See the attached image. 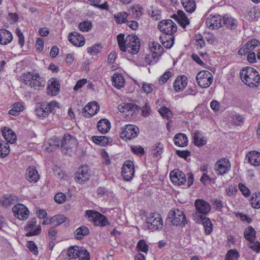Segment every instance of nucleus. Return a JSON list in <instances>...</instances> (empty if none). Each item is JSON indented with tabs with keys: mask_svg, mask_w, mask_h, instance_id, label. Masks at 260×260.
Wrapping results in <instances>:
<instances>
[{
	"mask_svg": "<svg viewBox=\"0 0 260 260\" xmlns=\"http://www.w3.org/2000/svg\"><path fill=\"white\" fill-rule=\"evenodd\" d=\"M171 75L172 73L170 71H166L162 76H160L159 79V83L164 84L166 83L167 80L171 77Z\"/></svg>",
	"mask_w": 260,
	"mask_h": 260,
	"instance_id": "60",
	"label": "nucleus"
},
{
	"mask_svg": "<svg viewBox=\"0 0 260 260\" xmlns=\"http://www.w3.org/2000/svg\"><path fill=\"white\" fill-rule=\"evenodd\" d=\"M179 14H180V18H179L178 23L183 28H185L189 24L190 21L183 11L179 10Z\"/></svg>",
	"mask_w": 260,
	"mask_h": 260,
	"instance_id": "43",
	"label": "nucleus"
},
{
	"mask_svg": "<svg viewBox=\"0 0 260 260\" xmlns=\"http://www.w3.org/2000/svg\"><path fill=\"white\" fill-rule=\"evenodd\" d=\"M147 228L152 231L160 230L163 228V221L160 214L151 213L147 218Z\"/></svg>",
	"mask_w": 260,
	"mask_h": 260,
	"instance_id": "3",
	"label": "nucleus"
},
{
	"mask_svg": "<svg viewBox=\"0 0 260 260\" xmlns=\"http://www.w3.org/2000/svg\"><path fill=\"white\" fill-rule=\"evenodd\" d=\"M67 217L62 214H58L52 217V224L58 226L64 222Z\"/></svg>",
	"mask_w": 260,
	"mask_h": 260,
	"instance_id": "40",
	"label": "nucleus"
},
{
	"mask_svg": "<svg viewBox=\"0 0 260 260\" xmlns=\"http://www.w3.org/2000/svg\"><path fill=\"white\" fill-rule=\"evenodd\" d=\"M170 214L172 217H174L172 220V223L174 225H179L181 227L185 226L187 221L183 211L177 209L176 210L171 211Z\"/></svg>",
	"mask_w": 260,
	"mask_h": 260,
	"instance_id": "9",
	"label": "nucleus"
},
{
	"mask_svg": "<svg viewBox=\"0 0 260 260\" xmlns=\"http://www.w3.org/2000/svg\"><path fill=\"white\" fill-rule=\"evenodd\" d=\"M89 233V230L86 226H81L78 228L74 233V236L76 239L80 240Z\"/></svg>",
	"mask_w": 260,
	"mask_h": 260,
	"instance_id": "34",
	"label": "nucleus"
},
{
	"mask_svg": "<svg viewBox=\"0 0 260 260\" xmlns=\"http://www.w3.org/2000/svg\"><path fill=\"white\" fill-rule=\"evenodd\" d=\"M174 143L179 147H185L187 145L188 139L186 135L183 133H178L175 135L174 138Z\"/></svg>",
	"mask_w": 260,
	"mask_h": 260,
	"instance_id": "28",
	"label": "nucleus"
},
{
	"mask_svg": "<svg viewBox=\"0 0 260 260\" xmlns=\"http://www.w3.org/2000/svg\"><path fill=\"white\" fill-rule=\"evenodd\" d=\"M158 28L164 34L172 36L177 30L176 24L171 19L162 20L158 23Z\"/></svg>",
	"mask_w": 260,
	"mask_h": 260,
	"instance_id": "8",
	"label": "nucleus"
},
{
	"mask_svg": "<svg viewBox=\"0 0 260 260\" xmlns=\"http://www.w3.org/2000/svg\"><path fill=\"white\" fill-rule=\"evenodd\" d=\"M131 148L132 151L135 154L143 155L145 153L144 148L140 146H132Z\"/></svg>",
	"mask_w": 260,
	"mask_h": 260,
	"instance_id": "62",
	"label": "nucleus"
},
{
	"mask_svg": "<svg viewBox=\"0 0 260 260\" xmlns=\"http://www.w3.org/2000/svg\"><path fill=\"white\" fill-rule=\"evenodd\" d=\"M47 109H48L50 112V113H52L54 114L56 110L59 108V104L56 101H52L47 105Z\"/></svg>",
	"mask_w": 260,
	"mask_h": 260,
	"instance_id": "53",
	"label": "nucleus"
},
{
	"mask_svg": "<svg viewBox=\"0 0 260 260\" xmlns=\"http://www.w3.org/2000/svg\"><path fill=\"white\" fill-rule=\"evenodd\" d=\"M85 250V249L81 247L74 246L70 247L68 250V256L66 260H77L79 257V255Z\"/></svg>",
	"mask_w": 260,
	"mask_h": 260,
	"instance_id": "22",
	"label": "nucleus"
},
{
	"mask_svg": "<svg viewBox=\"0 0 260 260\" xmlns=\"http://www.w3.org/2000/svg\"><path fill=\"white\" fill-rule=\"evenodd\" d=\"M100 46L95 44L88 48V52L92 55H95L100 52Z\"/></svg>",
	"mask_w": 260,
	"mask_h": 260,
	"instance_id": "58",
	"label": "nucleus"
},
{
	"mask_svg": "<svg viewBox=\"0 0 260 260\" xmlns=\"http://www.w3.org/2000/svg\"><path fill=\"white\" fill-rule=\"evenodd\" d=\"M195 207L197 211L202 214H207L211 210L209 204L203 200H197Z\"/></svg>",
	"mask_w": 260,
	"mask_h": 260,
	"instance_id": "23",
	"label": "nucleus"
},
{
	"mask_svg": "<svg viewBox=\"0 0 260 260\" xmlns=\"http://www.w3.org/2000/svg\"><path fill=\"white\" fill-rule=\"evenodd\" d=\"M200 217L205 228L206 234H210L212 230V224L211 221L209 218L203 217L202 215H200Z\"/></svg>",
	"mask_w": 260,
	"mask_h": 260,
	"instance_id": "41",
	"label": "nucleus"
},
{
	"mask_svg": "<svg viewBox=\"0 0 260 260\" xmlns=\"http://www.w3.org/2000/svg\"><path fill=\"white\" fill-rule=\"evenodd\" d=\"M240 77L243 82L250 87H257L260 83V75L252 67L243 68L240 72Z\"/></svg>",
	"mask_w": 260,
	"mask_h": 260,
	"instance_id": "1",
	"label": "nucleus"
},
{
	"mask_svg": "<svg viewBox=\"0 0 260 260\" xmlns=\"http://www.w3.org/2000/svg\"><path fill=\"white\" fill-rule=\"evenodd\" d=\"M181 3L187 12L191 13L196 9V5L194 0H181Z\"/></svg>",
	"mask_w": 260,
	"mask_h": 260,
	"instance_id": "32",
	"label": "nucleus"
},
{
	"mask_svg": "<svg viewBox=\"0 0 260 260\" xmlns=\"http://www.w3.org/2000/svg\"><path fill=\"white\" fill-rule=\"evenodd\" d=\"M246 157L252 165L257 166L260 165V153L253 151L247 153Z\"/></svg>",
	"mask_w": 260,
	"mask_h": 260,
	"instance_id": "27",
	"label": "nucleus"
},
{
	"mask_svg": "<svg viewBox=\"0 0 260 260\" xmlns=\"http://www.w3.org/2000/svg\"><path fill=\"white\" fill-rule=\"evenodd\" d=\"M127 17V14L125 12H121L118 13L116 15H115V18L116 22L118 24H121L125 23L126 18Z\"/></svg>",
	"mask_w": 260,
	"mask_h": 260,
	"instance_id": "54",
	"label": "nucleus"
},
{
	"mask_svg": "<svg viewBox=\"0 0 260 260\" xmlns=\"http://www.w3.org/2000/svg\"><path fill=\"white\" fill-rule=\"evenodd\" d=\"M170 177L172 182L178 185L183 184L186 181L185 174L179 170L172 171L170 173Z\"/></svg>",
	"mask_w": 260,
	"mask_h": 260,
	"instance_id": "16",
	"label": "nucleus"
},
{
	"mask_svg": "<svg viewBox=\"0 0 260 260\" xmlns=\"http://www.w3.org/2000/svg\"><path fill=\"white\" fill-rule=\"evenodd\" d=\"M13 40L12 33L6 29H0V44L6 45L9 44Z\"/></svg>",
	"mask_w": 260,
	"mask_h": 260,
	"instance_id": "25",
	"label": "nucleus"
},
{
	"mask_svg": "<svg viewBox=\"0 0 260 260\" xmlns=\"http://www.w3.org/2000/svg\"><path fill=\"white\" fill-rule=\"evenodd\" d=\"M62 143H63L62 138L54 136L48 140L49 146L54 149L60 148L61 149Z\"/></svg>",
	"mask_w": 260,
	"mask_h": 260,
	"instance_id": "38",
	"label": "nucleus"
},
{
	"mask_svg": "<svg viewBox=\"0 0 260 260\" xmlns=\"http://www.w3.org/2000/svg\"><path fill=\"white\" fill-rule=\"evenodd\" d=\"M100 110V106L96 102H91L86 105L82 109V115L84 117L89 118L95 115Z\"/></svg>",
	"mask_w": 260,
	"mask_h": 260,
	"instance_id": "13",
	"label": "nucleus"
},
{
	"mask_svg": "<svg viewBox=\"0 0 260 260\" xmlns=\"http://www.w3.org/2000/svg\"><path fill=\"white\" fill-rule=\"evenodd\" d=\"M116 128H120V130H139V128L134 124H123L122 123L118 122L116 123Z\"/></svg>",
	"mask_w": 260,
	"mask_h": 260,
	"instance_id": "47",
	"label": "nucleus"
},
{
	"mask_svg": "<svg viewBox=\"0 0 260 260\" xmlns=\"http://www.w3.org/2000/svg\"><path fill=\"white\" fill-rule=\"evenodd\" d=\"M27 247L34 254L37 255L38 254V247L34 241H28Z\"/></svg>",
	"mask_w": 260,
	"mask_h": 260,
	"instance_id": "59",
	"label": "nucleus"
},
{
	"mask_svg": "<svg viewBox=\"0 0 260 260\" xmlns=\"http://www.w3.org/2000/svg\"><path fill=\"white\" fill-rule=\"evenodd\" d=\"M135 170L133 162L131 160L125 161L122 168V176L126 181L131 180L134 175Z\"/></svg>",
	"mask_w": 260,
	"mask_h": 260,
	"instance_id": "12",
	"label": "nucleus"
},
{
	"mask_svg": "<svg viewBox=\"0 0 260 260\" xmlns=\"http://www.w3.org/2000/svg\"><path fill=\"white\" fill-rule=\"evenodd\" d=\"M39 175L34 166H29L26 171V177L30 182H37L39 179Z\"/></svg>",
	"mask_w": 260,
	"mask_h": 260,
	"instance_id": "24",
	"label": "nucleus"
},
{
	"mask_svg": "<svg viewBox=\"0 0 260 260\" xmlns=\"http://www.w3.org/2000/svg\"><path fill=\"white\" fill-rule=\"evenodd\" d=\"M137 248L139 251L147 253L148 250V246L144 240H140L137 244Z\"/></svg>",
	"mask_w": 260,
	"mask_h": 260,
	"instance_id": "52",
	"label": "nucleus"
},
{
	"mask_svg": "<svg viewBox=\"0 0 260 260\" xmlns=\"http://www.w3.org/2000/svg\"><path fill=\"white\" fill-rule=\"evenodd\" d=\"M14 216L20 220H26L28 217L29 211L26 207L22 204H17L12 208Z\"/></svg>",
	"mask_w": 260,
	"mask_h": 260,
	"instance_id": "10",
	"label": "nucleus"
},
{
	"mask_svg": "<svg viewBox=\"0 0 260 260\" xmlns=\"http://www.w3.org/2000/svg\"><path fill=\"white\" fill-rule=\"evenodd\" d=\"M256 232L251 226H248L244 231V235L245 239L252 243L255 238Z\"/></svg>",
	"mask_w": 260,
	"mask_h": 260,
	"instance_id": "35",
	"label": "nucleus"
},
{
	"mask_svg": "<svg viewBox=\"0 0 260 260\" xmlns=\"http://www.w3.org/2000/svg\"><path fill=\"white\" fill-rule=\"evenodd\" d=\"M207 139L199 131H196L193 135V143L196 146L201 147L206 144Z\"/></svg>",
	"mask_w": 260,
	"mask_h": 260,
	"instance_id": "29",
	"label": "nucleus"
},
{
	"mask_svg": "<svg viewBox=\"0 0 260 260\" xmlns=\"http://www.w3.org/2000/svg\"><path fill=\"white\" fill-rule=\"evenodd\" d=\"M91 27L92 24L91 22L88 21H84L83 22H80L78 25L80 30L83 31H88L91 29Z\"/></svg>",
	"mask_w": 260,
	"mask_h": 260,
	"instance_id": "50",
	"label": "nucleus"
},
{
	"mask_svg": "<svg viewBox=\"0 0 260 260\" xmlns=\"http://www.w3.org/2000/svg\"><path fill=\"white\" fill-rule=\"evenodd\" d=\"M113 85L117 88H120L124 85V79L121 74L114 73L112 77Z\"/></svg>",
	"mask_w": 260,
	"mask_h": 260,
	"instance_id": "30",
	"label": "nucleus"
},
{
	"mask_svg": "<svg viewBox=\"0 0 260 260\" xmlns=\"http://www.w3.org/2000/svg\"><path fill=\"white\" fill-rule=\"evenodd\" d=\"M90 174L89 169L87 166H81L78 169L75 174V180L79 183H82L89 179Z\"/></svg>",
	"mask_w": 260,
	"mask_h": 260,
	"instance_id": "15",
	"label": "nucleus"
},
{
	"mask_svg": "<svg viewBox=\"0 0 260 260\" xmlns=\"http://www.w3.org/2000/svg\"><path fill=\"white\" fill-rule=\"evenodd\" d=\"M239 257V254L237 249H231L226 254L225 260H237Z\"/></svg>",
	"mask_w": 260,
	"mask_h": 260,
	"instance_id": "46",
	"label": "nucleus"
},
{
	"mask_svg": "<svg viewBox=\"0 0 260 260\" xmlns=\"http://www.w3.org/2000/svg\"><path fill=\"white\" fill-rule=\"evenodd\" d=\"M245 118L241 115L236 114L233 117V124L235 125H241L244 122Z\"/></svg>",
	"mask_w": 260,
	"mask_h": 260,
	"instance_id": "57",
	"label": "nucleus"
},
{
	"mask_svg": "<svg viewBox=\"0 0 260 260\" xmlns=\"http://www.w3.org/2000/svg\"><path fill=\"white\" fill-rule=\"evenodd\" d=\"M68 40L76 46L81 47L85 44L84 37L76 31L70 33L68 36Z\"/></svg>",
	"mask_w": 260,
	"mask_h": 260,
	"instance_id": "19",
	"label": "nucleus"
},
{
	"mask_svg": "<svg viewBox=\"0 0 260 260\" xmlns=\"http://www.w3.org/2000/svg\"><path fill=\"white\" fill-rule=\"evenodd\" d=\"M149 46L152 53L145 57V61L148 64L151 65L157 62L164 49L160 44L155 42L150 43Z\"/></svg>",
	"mask_w": 260,
	"mask_h": 260,
	"instance_id": "2",
	"label": "nucleus"
},
{
	"mask_svg": "<svg viewBox=\"0 0 260 260\" xmlns=\"http://www.w3.org/2000/svg\"><path fill=\"white\" fill-rule=\"evenodd\" d=\"M61 150L65 154H69L77 145V141L75 137L71 135H64L62 137Z\"/></svg>",
	"mask_w": 260,
	"mask_h": 260,
	"instance_id": "6",
	"label": "nucleus"
},
{
	"mask_svg": "<svg viewBox=\"0 0 260 260\" xmlns=\"http://www.w3.org/2000/svg\"><path fill=\"white\" fill-rule=\"evenodd\" d=\"M86 216L88 220L92 222L95 225L105 226L108 223L106 217L98 212L93 210H87Z\"/></svg>",
	"mask_w": 260,
	"mask_h": 260,
	"instance_id": "7",
	"label": "nucleus"
},
{
	"mask_svg": "<svg viewBox=\"0 0 260 260\" xmlns=\"http://www.w3.org/2000/svg\"><path fill=\"white\" fill-rule=\"evenodd\" d=\"M111 123L107 119H102L97 123L98 130H110Z\"/></svg>",
	"mask_w": 260,
	"mask_h": 260,
	"instance_id": "39",
	"label": "nucleus"
},
{
	"mask_svg": "<svg viewBox=\"0 0 260 260\" xmlns=\"http://www.w3.org/2000/svg\"><path fill=\"white\" fill-rule=\"evenodd\" d=\"M188 79L186 76L181 75L178 77L173 83V87L176 92L183 90L186 87Z\"/></svg>",
	"mask_w": 260,
	"mask_h": 260,
	"instance_id": "21",
	"label": "nucleus"
},
{
	"mask_svg": "<svg viewBox=\"0 0 260 260\" xmlns=\"http://www.w3.org/2000/svg\"><path fill=\"white\" fill-rule=\"evenodd\" d=\"M117 42L119 47L121 51L122 52H126V38L123 34H120L117 37Z\"/></svg>",
	"mask_w": 260,
	"mask_h": 260,
	"instance_id": "44",
	"label": "nucleus"
},
{
	"mask_svg": "<svg viewBox=\"0 0 260 260\" xmlns=\"http://www.w3.org/2000/svg\"><path fill=\"white\" fill-rule=\"evenodd\" d=\"M33 72H28L23 73L21 76V81L26 85L30 86L35 77Z\"/></svg>",
	"mask_w": 260,
	"mask_h": 260,
	"instance_id": "37",
	"label": "nucleus"
},
{
	"mask_svg": "<svg viewBox=\"0 0 260 260\" xmlns=\"http://www.w3.org/2000/svg\"><path fill=\"white\" fill-rule=\"evenodd\" d=\"M47 107V106L45 103H42L40 106H38L35 111L37 115L41 118L48 116L50 112Z\"/></svg>",
	"mask_w": 260,
	"mask_h": 260,
	"instance_id": "31",
	"label": "nucleus"
},
{
	"mask_svg": "<svg viewBox=\"0 0 260 260\" xmlns=\"http://www.w3.org/2000/svg\"><path fill=\"white\" fill-rule=\"evenodd\" d=\"M139 132L140 131H132L131 133V135L127 136V132H128V131H122L120 133V137L125 141L127 140H130L132 139L136 138L139 133Z\"/></svg>",
	"mask_w": 260,
	"mask_h": 260,
	"instance_id": "48",
	"label": "nucleus"
},
{
	"mask_svg": "<svg viewBox=\"0 0 260 260\" xmlns=\"http://www.w3.org/2000/svg\"><path fill=\"white\" fill-rule=\"evenodd\" d=\"M45 84L46 82L44 78L41 77L39 74L35 73L33 82H31L29 86L35 89L39 90L41 88L44 87Z\"/></svg>",
	"mask_w": 260,
	"mask_h": 260,
	"instance_id": "26",
	"label": "nucleus"
},
{
	"mask_svg": "<svg viewBox=\"0 0 260 260\" xmlns=\"http://www.w3.org/2000/svg\"><path fill=\"white\" fill-rule=\"evenodd\" d=\"M259 44V41L255 39H252L246 43V46L249 47V50H252Z\"/></svg>",
	"mask_w": 260,
	"mask_h": 260,
	"instance_id": "63",
	"label": "nucleus"
},
{
	"mask_svg": "<svg viewBox=\"0 0 260 260\" xmlns=\"http://www.w3.org/2000/svg\"><path fill=\"white\" fill-rule=\"evenodd\" d=\"M206 24L211 29H218L222 26L221 16L209 15L207 18Z\"/></svg>",
	"mask_w": 260,
	"mask_h": 260,
	"instance_id": "17",
	"label": "nucleus"
},
{
	"mask_svg": "<svg viewBox=\"0 0 260 260\" xmlns=\"http://www.w3.org/2000/svg\"><path fill=\"white\" fill-rule=\"evenodd\" d=\"M169 39L165 41V43L163 42V46L167 48H171L174 43V37L172 36H169Z\"/></svg>",
	"mask_w": 260,
	"mask_h": 260,
	"instance_id": "61",
	"label": "nucleus"
},
{
	"mask_svg": "<svg viewBox=\"0 0 260 260\" xmlns=\"http://www.w3.org/2000/svg\"><path fill=\"white\" fill-rule=\"evenodd\" d=\"M230 169V162L226 158L220 159L216 162L215 165V170L218 175H222L226 173Z\"/></svg>",
	"mask_w": 260,
	"mask_h": 260,
	"instance_id": "14",
	"label": "nucleus"
},
{
	"mask_svg": "<svg viewBox=\"0 0 260 260\" xmlns=\"http://www.w3.org/2000/svg\"><path fill=\"white\" fill-rule=\"evenodd\" d=\"M47 93L51 96L57 95L60 90V84L59 81L56 78H52L48 81L47 88Z\"/></svg>",
	"mask_w": 260,
	"mask_h": 260,
	"instance_id": "18",
	"label": "nucleus"
},
{
	"mask_svg": "<svg viewBox=\"0 0 260 260\" xmlns=\"http://www.w3.org/2000/svg\"><path fill=\"white\" fill-rule=\"evenodd\" d=\"M176 154L180 157L184 159H186L187 157L190 155V152L189 151L186 150H178L176 152Z\"/></svg>",
	"mask_w": 260,
	"mask_h": 260,
	"instance_id": "64",
	"label": "nucleus"
},
{
	"mask_svg": "<svg viewBox=\"0 0 260 260\" xmlns=\"http://www.w3.org/2000/svg\"><path fill=\"white\" fill-rule=\"evenodd\" d=\"M13 201L14 199L11 196L5 195L4 196L3 199L1 200V203L3 207L6 208L13 204Z\"/></svg>",
	"mask_w": 260,
	"mask_h": 260,
	"instance_id": "49",
	"label": "nucleus"
},
{
	"mask_svg": "<svg viewBox=\"0 0 260 260\" xmlns=\"http://www.w3.org/2000/svg\"><path fill=\"white\" fill-rule=\"evenodd\" d=\"M164 149L163 145L160 143H158L156 144V146L153 151L154 152L153 153V155L155 157L160 156V155L162 153Z\"/></svg>",
	"mask_w": 260,
	"mask_h": 260,
	"instance_id": "55",
	"label": "nucleus"
},
{
	"mask_svg": "<svg viewBox=\"0 0 260 260\" xmlns=\"http://www.w3.org/2000/svg\"><path fill=\"white\" fill-rule=\"evenodd\" d=\"M158 112L162 118L167 120H169L173 116L171 111L166 107H161L159 109Z\"/></svg>",
	"mask_w": 260,
	"mask_h": 260,
	"instance_id": "45",
	"label": "nucleus"
},
{
	"mask_svg": "<svg viewBox=\"0 0 260 260\" xmlns=\"http://www.w3.org/2000/svg\"><path fill=\"white\" fill-rule=\"evenodd\" d=\"M221 22L222 26H224L232 30L236 29L238 25L237 20L229 14L221 16Z\"/></svg>",
	"mask_w": 260,
	"mask_h": 260,
	"instance_id": "20",
	"label": "nucleus"
},
{
	"mask_svg": "<svg viewBox=\"0 0 260 260\" xmlns=\"http://www.w3.org/2000/svg\"><path fill=\"white\" fill-rule=\"evenodd\" d=\"M140 109L141 107L135 104L127 103L121 108L120 111L125 113L126 116L134 118L138 115Z\"/></svg>",
	"mask_w": 260,
	"mask_h": 260,
	"instance_id": "11",
	"label": "nucleus"
},
{
	"mask_svg": "<svg viewBox=\"0 0 260 260\" xmlns=\"http://www.w3.org/2000/svg\"><path fill=\"white\" fill-rule=\"evenodd\" d=\"M213 76L207 70L199 72L196 76V80L198 85L202 88H207L210 86L213 81Z\"/></svg>",
	"mask_w": 260,
	"mask_h": 260,
	"instance_id": "4",
	"label": "nucleus"
},
{
	"mask_svg": "<svg viewBox=\"0 0 260 260\" xmlns=\"http://www.w3.org/2000/svg\"><path fill=\"white\" fill-rule=\"evenodd\" d=\"M55 201L59 204L63 203L66 200V196L62 192L57 193L54 198Z\"/></svg>",
	"mask_w": 260,
	"mask_h": 260,
	"instance_id": "56",
	"label": "nucleus"
},
{
	"mask_svg": "<svg viewBox=\"0 0 260 260\" xmlns=\"http://www.w3.org/2000/svg\"><path fill=\"white\" fill-rule=\"evenodd\" d=\"M92 139L94 143L102 146H105L112 141V138L106 136H93Z\"/></svg>",
	"mask_w": 260,
	"mask_h": 260,
	"instance_id": "33",
	"label": "nucleus"
},
{
	"mask_svg": "<svg viewBox=\"0 0 260 260\" xmlns=\"http://www.w3.org/2000/svg\"><path fill=\"white\" fill-rule=\"evenodd\" d=\"M10 146L8 143L4 141L0 142V156L5 157L10 153Z\"/></svg>",
	"mask_w": 260,
	"mask_h": 260,
	"instance_id": "42",
	"label": "nucleus"
},
{
	"mask_svg": "<svg viewBox=\"0 0 260 260\" xmlns=\"http://www.w3.org/2000/svg\"><path fill=\"white\" fill-rule=\"evenodd\" d=\"M3 136L6 141L11 144H13L17 140V136L14 131H2Z\"/></svg>",
	"mask_w": 260,
	"mask_h": 260,
	"instance_id": "36",
	"label": "nucleus"
},
{
	"mask_svg": "<svg viewBox=\"0 0 260 260\" xmlns=\"http://www.w3.org/2000/svg\"><path fill=\"white\" fill-rule=\"evenodd\" d=\"M126 52L129 53L136 54L140 50V42L138 37L136 35H128L126 37Z\"/></svg>",
	"mask_w": 260,
	"mask_h": 260,
	"instance_id": "5",
	"label": "nucleus"
},
{
	"mask_svg": "<svg viewBox=\"0 0 260 260\" xmlns=\"http://www.w3.org/2000/svg\"><path fill=\"white\" fill-rule=\"evenodd\" d=\"M251 204L253 208L258 209L260 208V192L255 193V197L251 198Z\"/></svg>",
	"mask_w": 260,
	"mask_h": 260,
	"instance_id": "51",
	"label": "nucleus"
}]
</instances>
